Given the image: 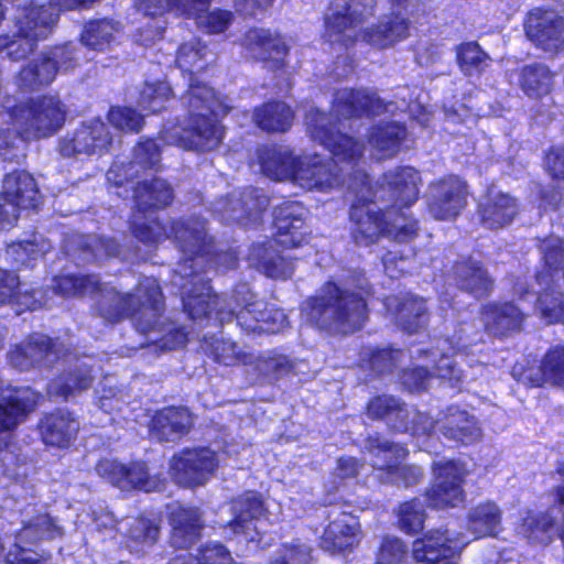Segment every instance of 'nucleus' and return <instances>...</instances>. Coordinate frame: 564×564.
Here are the masks:
<instances>
[{
	"mask_svg": "<svg viewBox=\"0 0 564 564\" xmlns=\"http://www.w3.org/2000/svg\"><path fill=\"white\" fill-rule=\"evenodd\" d=\"M132 237L147 247L171 239L183 253L175 274L183 312L192 321L215 317L220 325L236 321L247 335H275L290 327L288 315L274 304L260 300L247 284H237L220 307V296L206 276L208 269L236 268L238 258L231 250L215 249L213 239L189 219L173 218L169 223L158 217L148 219L133 214L129 219Z\"/></svg>",
	"mask_w": 564,
	"mask_h": 564,
	"instance_id": "nucleus-1",
	"label": "nucleus"
},
{
	"mask_svg": "<svg viewBox=\"0 0 564 564\" xmlns=\"http://www.w3.org/2000/svg\"><path fill=\"white\" fill-rule=\"evenodd\" d=\"M373 295L369 283L354 290L327 280L321 293L305 300L303 308L307 321L316 329L351 335L361 330L369 319V300Z\"/></svg>",
	"mask_w": 564,
	"mask_h": 564,
	"instance_id": "nucleus-2",
	"label": "nucleus"
},
{
	"mask_svg": "<svg viewBox=\"0 0 564 564\" xmlns=\"http://www.w3.org/2000/svg\"><path fill=\"white\" fill-rule=\"evenodd\" d=\"M133 292L112 290L108 303L100 304L99 315L110 323L130 318L137 332L147 335L158 328L164 312V295L154 279L140 281Z\"/></svg>",
	"mask_w": 564,
	"mask_h": 564,
	"instance_id": "nucleus-3",
	"label": "nucleus"
},
{
	"mask_svg": "<svg viewBox=\"0 0 564 564\" xmlns=\"http://www.w3.org/2000/svg\"><path fill=\"white\" fill-rule=\"evenodd\" d=\"M68 109L56 95L43 94L29 97L12 106L0 105V117L18 124L26 139L41 140L56 134L64 127Z\"/></svg>",
	"mask_w": 564,
	"mask_h": 564,
	"instance_id": "nucleus-4",
	"label": "nucleus"
},
{
	"mask_svg": "<svg viewBox=\"0 0 564 564\" xmlns=\"http://www.w3.org/2000/svg\"><path fill=\"white\" fill-rule=\"evenodd\" d=\"M361 414L370 422L382 423L391 434L430 437L435 432L434 419L409 405L399 395L381 392L370 395Z\"/></svg>",
	"mask_w": 564,
	"mask_h": 564,
	"instance_id": "nucleus-5",
	"label": "nucleus"
},
{
	"mask_svg": "<svg viewBox=\"0 0 564 564\" xmlns=\"http://www.w3.org/2000/svg\"><path fill=\"white\" fill-rule=\"evenodd\" d=\"M231 518L220 525L224 539L235 542L245 550L258 551L263 547V533L257 521L269 516L263 495L258 490H243L230 506Z\"/></svg>",
	"mask_w": 564,
	"mask_h": 564,
	"instance_id": "nucleus-6",
	"label": "nucleus"
},
{
	"mask_svg": "<svg viewBox=\"0 0 564 564\" xmlns=\"http://www.w3.org/2000/svg\"><path fill=\"white\" fill-rule=\"evenodd\" d=\"M377 7V0H330L323 15L324 40L352 47L358 40L354 31L376 15Z\"/></svg>",
	"mask_w": 564,
	"mask_h": 564,
	"instance_id": "nucleus-7",
	"label": "nucleus"
},
{
	"mask_svg": "<svg viewBox=\"0 0 564 564\" xmlns=\"http://www.w3.org/2000/svg\"><path fill=\"white\" fill-rule=\"evenodd\" d=\"M431 473L432 480L423 491L427 508L444 511L459 508L466 502L465 485L469 470L465 462L455 458L434 460Z\"/></svg>",
	"mask_w": 564,
	"mask_h": 564,
	"instance_id": "nucleus-8",
	"label": "nucleus"
},
{
	"mask_svg": "<svg viewBox=\"0 0 564 564\" xmlns=\"http://www.w3.org/2000/svg\"><path fill=\"white\" fill-rule=\"evenodd\" d=\"M78 66L76 47L70 43L48 46L23 65L17 74L18 86L26 91L48 87L58 74H67Z\"/></svg>",
	"mask_w": 564,
	"mask_h": 564,
	"instance_id": "nucleus-9",
	"label": "nucleus"
},
{
	"mask_svg": "<svg viewBox=\"0 0 564 564\" xmlns=\"http://www.w3.org/2000/svg\"><path fill=\"white\" fill-rule=\"evenodd\" d=\"M305 126L311 139L328 150L333 158L352 165H357L362 159V142L341 132L328 112L311 108L305 115Z\"/></svg>",
	"mask_w": 564,
	"mask_h": 564,
	"instance_id": "nucleus-10",
	"label": "nucleus"
},
{
	"mask_svg": "<svg viewBox=\"0 0 564 564\" xmlns=\"http://www.w3.org/2000/svg\"><path fill=\"white\" fill-rule=\"evenodd\" d=\"M56 532L59 528L47 513L23 522L4 554V564H50L52 553L40 544L46 534L52 536Z\"/></svg>",
	"mask_w": 564,
	"mask_h": 564,
	"instance_id": "nucleus-11",
	"label": "nucleus"
},
{
	"mask_svg": "<svg viewBox=\"0 0 564 564\" xmlns=\"http://www.w3.org/2000/svg\"><path fill=\"white\" fill-rule=\"evenodd\" d=\"M389 208L376 206L375 199L356 197L348 208V235L356 247L368 248L390 235Z\"/></svg>",
	"mask_w": 564,
	"mask_h": 564,
	"instance_id": "nucleus-12",
	"label": "nucleus"
},
{
	"mask_svg": "<svg viewBox=\"0 0 564 564\" xmlns=\"http://www.w3.org/2000/svg\"><path fill=\"white\" fill-rule=\"evenodd\" d=\"M468 183L459 175L448 173L430 182L426 210L438 221H455L468 205Z\"/></svg>",
	"mask_w": 564,
	"mask_h": 564,
	"instance_id": "nucleus-13",
	"label": "nucleus"
},
{
	"mask_svg": "<svg viewBox=\"0 0 564 564\" xmlns=\"http://www.w3.org/2000/svg\"><path fill=\"white\" fill-rule=\"evenodd\" d=\"M365 443L370 452L387 454L386 463L379 467V470L392 485L411 488L421 484L424 479V469L421 466L403 464L410 455L405 443L382 440L378 433L368 435Z\"/></svg>",
	"mask_w": 564,
	"mask_h": 564,
	"instance_id": "nucleus-14",
	"label": "nucleus"
},
{
	"mask_svg": "<svg viewBox=\"0 0 564 564\" xmlns=\"http://www.w3.org/2000/svg\"><path fill=\"white\" fill-rule=\"evenodd\" d=\"M217 467L216 453L207 447H185L170 458V474L183 488L204 486Z\"/></svg>",
	"mask_w": 564,
	"mask_h": 564,
	"instance_id": "nucleus-15",
	"label": "nucleus"
},
{
	"mask_svg": "<svg viewBox=\"0 0 564 564\" xmlns=\"http://www.w3.org/2000/svg\"><path fill=\"white\" fill-rule=\"evenodd\" d=\"M392 105L367 87H344L335 90L330 104L332 111L343 119H373L387 113Z\"/></svg>",
	"mask_w": 564,
	"mask_h": 564,
	"instance_id": "nucleus-16",
	"label": "nucleus"
},
{
	"mask_svg": "<svg viewBox=\"0 0 564 564\" xmlns=\"http://www.w3.org/2000/svg\"><path fill=\"white\" fill-rule=\"evenodd\" d=\"M113 137L107 124L99 118L82 122L72 135L64 137L58 144L63 158L78 155L102 156L110 152Z\"/></svg>",
	"mask_w": 564,
	"mask_h": 564,
	"instance_id": "nucleus-17",
	"label": "nucleus"
},
{
	"mask_svg": "<svg viewBox=\"0 0 564 564\" xmlns=\"http://www.w3.org/2000/svg\"><path fill=\"white\" fill-rule=\"evenodd\" d=\"M95 468L99 477L121 491L152 492L159 488V480L150 475L144 460L123 464L117 459L101 458Z\"/></svg>",
	"mask_w": 564,
	"mask_h": 564,
	"instance_id": "nucleus-18",
	"label": "nucleus"
},
{
	"mask_svg": "<svg viewBox=\"0 0 564 564\" xmlns=\"http://www.w3.org/2000/svg\"><path fill=\"white\" fill-rule=\"evenodd\" d=\"M43 400L42 392L30 386L0 387V434L15 431Z\"/></svg>",
	"mask_w": 564,
	"mask_h": 564,
	"instance_id": "nucleus-19",
	"label": "nucleus"
},
{
	"mask_svg": "<svg viewBox=\"0 0 564 564\" xmlns=\"http://www.w3.org/2000/svg\"><path fill=\"white\" fill-rule=\"evenodd\" d=\"M35 430L45 447L64 451L75 444L80 431V421L73 411L55 408L42 413Z\"/></svg>",
	"mask_w": 564,
	"mask_h": 564,
	"instance_id": "nucleus-20",
	"label": "nucleus"
},
{
	"mask_svg": "<svg viewBox=\"0 0 564 564\" xmlns=\"http://www.w3.org/2000/svg\"><path fill=\"white\" fill-rule=\"evenodd\" d=\"M478 313L484 332L500 340L520 334L528 318V314L509 300L486 302Z\"/></svg>",
	"mask_w": 564,
	"mask_h": 564,
	"instance_id": "nucleus-21",
	"label": "nucleus"
},
{
	"mask_svg": "<svg viewBox=\"0 0 564 564\" xmlns=\"http://www.w3.org/2000/svg\"><path fill=\"white\" fill-rule=\"evenodd\" d=\"M292 183L305 191L326 193L338 187L343 178L333 159L313 153L300 156Z\"/></svg>",
	"mask_w": 564,
	"mask_h": 564,
	"instance_id": "nucleus-22",
	"label": "nucleus"
},
{
	"mask_svg": "<svg viewBox=\"0 0 564 564\" xmlns=\"http://www.w3.org/2000/svg\"><path fill=\"white\" fill-rule=\"evenodd\" d=\"M166 518L170 544L175 550H189L200 540L205 520L199 507L175 503L167 509Z\"/></svg>",
	"mask_w": 564,
	"mask_h": 564,
	"instance_id": "nucleus-23",
	"label": "nucleus"
},
{
	"mask_svg": "<svg viewBox=\"0 0 564 564\" xmlns=\"http://www.w3.org/2000/svg\"><path fill=\"white\" fill-rule=\"evenodd\" d=\"M422 178L419 170L411 165H397L382 173L380 187L388 192L389 210H402L414 205L420 197Z\"/></svg>",
	"mask_w": 564,
	"mask_h": 564,
	"instance_id": "nucleus-24",
	"label": "nucleus"
},
{
	"mask_svg": "<svg viewBox=\"0 0 564 564\" xmlns=\"http://www.w3.org/2000/svg\"><path fill=\"white\" fill-rule=\"evenodd\" d=\"M247 51L264 64L268 70L282 72L286 67L290 48L279 32L270 29L250 28L243 35Z\"/></svg>",
	"mask_w": 564,
	"mask_h": 564,
	"instance_id": "nucleus-25",
	"label": "nucleus"
},
{
	"mask_svg": "<svg viewBox=\"0 0 564 564\" xmlns=\"http://www.w3.org/2000/svg\"><path fill=\"white\" fill-rule=\"evenodd\" d=\"M449 276L459 291L475 300L488 299L495 290V279L488 269L470 254L452 263Z\"/></svg>",
	"mask_w": 564,
	"mask_h": 564,
	"instance_id": "nucleus-26",
	"label": "nucleus"
},
{
	"mask_svg": "<svg viewBox=\"0 0 564 564\" xmlns=\"http://www.w3.org/2000/svg\"><path fill=\"white\" fill-rule=\"evenodd\" d=\"M275 242L286 249L302 247L310 240L306 229L304 207L299 202H283L273 213Z\"/></svg>",
	"mask_w": 564,
	"mask_h": 564,
	"instance_id": "nucleus-27",
	"label": "nucleus"
},
{
	"mask_svg": "<svg viewBox=\"0 0 564 564\" xmlns=\"http://www.w3.org/2000/svg\"><path fill=\"white\" fill-rule=\"evenodd\" d=\"M225 127L217 112L186 116L183 144L186 149L206 153L217 149L224 141Z\"/></svg>",
	"mask_w": 564,
	"mask_h": 564,
	"instance_id": "nucleus-28",
	"label": "nucleus"
},
{
	"mask_svg": "<svg viewBox=\"0 0 564 564\" xmlns=\"http://www.w3.org/2000/svg\"><path fill=\"white\" fill-rule=\"evenodd\" d=\"M436 422L435 430L456 446H471L482 438L478 420L457 404L448 405Z\"/></svg>",
	"mask_w": 564,
	"mask_h": 564,
	"instance_id": "nucleus-29",
	"label": "nucleus"
},
{
	"mask_svg": "<svg viewBox=\"0 0 564 564\" xmlns=\"http://www.w3.org/2000/svg\"><path fill=\"white\" fill-rule=\"evenodd\" d=\"M527 36L544 51H555L564 44V19L551 10L534 8L524 20Z\"/></svg>",
	"mask_w": 564,
	"mask_h": 564,
	"instance_id": "nucleus-30",
	"label": "nucleus"
},
{
	"mask_svg": "<svg viewBox=\"0 0 564 564\" xmlns=\"http://www.w3.org/2000/svg\"><path fill=\"white\" fill-rule=\"evenodd\" d=\"M193 427L191 411L184 405H165L149 420V434L160 443L178 442Z\"/></svg>",
	"mask_w": 564,
	"mask_h": 564,
	"instance_id": "nucleus-31",
	"label": "nucleus"
},
{
	"mask_svg": "<svg viewBox=\"0 0 564 564\" xmlns=\"http://www.w3.org/2000/svg\"><path fill=\"white\" fill-rule=\"evenodd\" d=\"M161 520L144 513L137 514L121 536L120 547L137 558L143 557L158 544Z\"/></svg>",
	"mask_w": 564,
	"mask_h": 564,
	"instance_id": "nucleus-32",
	"label": "nucleus"
},
{
	"mask_svg": "<svg viewBox=\"0 0 564 564\" xmlns=\"http://www.w3.org/2000/svg\"><path fill=\"white\" fill-rule=\"evenodd\" d=\"M360 524L348 511H340L324 528L321 545L332 554L352 551L359 544Z\"/></svg>",
	"mask_w": 564,
	"mask_h": 564,
	"instance_id": "nucleus-33",
	"label": "nucleus"
},
{
	"mask_svg": "<svg viewBox=\"0 0 564 564\" xmlns=\"http://www.w3.org/2000/svg\"><path fill=\"white\" fill-rule=\"evenodd\" d=\"M453 539L447 530L432 529L412 542L411 555L422 564H456Z\"/></svg>",
	"mask_w": 564,
	"mask_h": 564,
	"instance_id": "nucleus-34",
	"label": "nucleus"
},
{
	"mask_svg": "<svg viewBox=\"0 0 564 564\" xmlns=\"http://www.w3.org/2000/svg\"><path fill=\"white\" fill-rule=\"evenodd\" d=\"M518 214V199L503 192H488L477 205L479 223L488 230H499L509 226Z\"/></svg>",
	"mask_w": 564,
	"mask_h": 564,
	"instance_id": "nucleus-35",
	"label": "nucleus"
},
{
	"mask_svg": "<svg viewBox=\"0 0 564 564\" xmlns=\"http://www.w3.org/2000/svg\"><path fill=\"white\" fill-rule=\"evenodd\" d=\"M367 142L380 160H391L397 156L406 139L405 123L397 120H381L368 128Z\"/></svg>",
	"mask_w": 564,
	"mask_h": 564,
	"instance_id": "nucleus-36",
	"label": "nucleus"
},
{
	"mask_svg": "<svg viewBox=\"0 0 564 564\" xmlns=\"http://www.w3.org/2000/svg\"><path fill=\"white\" fill-rule=\"evenodd\" d=\"M410 26L411 22L406 17L392 11L382 17L377 23L364 28L360 33L366 43L384 50L408 39Z\"/></svg>",
	"mask_w": 564,
	"mask_h": 564,
	"instance_id": "nucleus-37",
	"label": "nucleus"
},
{
	"mask_svg": "<svg viewBox=\"0 0 564 564\" xmlns=\"http://www.w3.org/2000/svg\"><path fill=\"white\" fill-rule=\"evenodd\" d=\"M391 304L394 322L403 332L416 334L427 326L431 314L424 297L404 293L393 296Z\"/></svg>",
	"mask_w": 564,
	"mask_h": 564,
	"instance_id": "nucleus-38",
	"label": "nucleus"
},
{
	"mask_svg": "<svg viewBox=\"0 0 564 564\" xmlns=\"http://www.w3.org/2000/svg\"><path fill=\"white\" fill-rule=\"evenodd\" d=\"M301 155L278 144H263L257 150L261 172L273 181H291Z\"/></svg>",
	"mask_w": 564,
	"mask_h": 564,
	"instance_id": "nucleus-39",
	"label": "nucleus"
},
{
	"mask_svg": "<svg viewBox=\"0 0 564 564\" xmlns=\"http://www.w3.org/2000/svg\"><path fill=\"white\" fill-rule=\"evenodd\" d=\"M202 354L220 367L250 366L253 361V354L243 350L237 341L205 335L199 341Z\"/></svg>",
	"mask_w": 564,
	"mask_h": 564,
	"instance_id": "nucleus-40",
	"label": "nucleus"
},
{
	"mask_svg": "<svg viewBox=\"0 0 564 564\" xmlns=\"http://www.w3.org/2000/svg\"><path fill=\"white\" fill-rule=\"evenodd\" d=\"M2 192L20 209L36 210L43 203L35 178L24 170H14L6 174Z\"/></svg>",
	"mask_w": 564,
	"mask_h": 564,
	"instance_id": "nucleus-41",
	"label": "nucleus"
},
{
	"mask_svg": "<svg viewBox=\"0 0 564 564\" xmlns=\"http://www.w3.org/2000/svg\"><path fill=\"white\" fill-rule=\"evenodd\" d=\"M51 6L33 1L24 4L17 15V28L23 35H31L35 40L46 39L58 19L57 14L52 12Z\"/></svg>",
	"mask_w": 564,
	"mask_h": 564,
	"instance_id": "nucleus-42",
	"label": "nucleus"
},
{
	"mask_svg": "<svg viewBox=\"0 0 564 564\" xmlns=\"http://www.w3.org/2000/svg\"><path fill=\"white\" fill-rule=\"evenodd\" d=\"M174 197L173 187L160 177L139 181L133 186V200L139 213L164 209L172 205Z\"/></svg>",
	"mask_w": 564,
	"mask_h": 564,
	"instance_id": "nucleus-43",
	"label": "nucleus"
},
{
	"mask_svg": "<svg viewBox=\"0 0 564 564\" xmlns=\"http://www.w3.org/2000/svg\"><path fill=\"white\" fill-rule=\"evenodd\" d=\"M248 261L254 269L271 279L286 280L292 273L290 262L271 240L252 243L248 252Z\"/></svg>",
	"mask_w": 564,
	"mask_h": 564,
	"instance_id": "nucleus-44",
	"label": "nucleus"
},
{
	"mask_svg": "<svg viewBox=\"0 0 564 564\" xmlns=\"http://www.w3.org/2000/svg\"><path fill=\"white\" fill-rule=\"evenodd\" d=\"M295 118L291 106L283 100L270 99L257 106L252 112L253 123L268 133L289 131Z\"/></svg>",
	"mask_w": 564,
	"mask_h": 564,
	"instance_id": "nucleus-45",
	"label": "nucleus"
},
{
	"mask_svg": "<svg viewBox=\"0 0 564 564\" xmlns=\"http://www.w3.org/2000/svg\"><path fill=\"white\" fill-rule=\"evenodd\" d=\"M120 31L119 21L108 17L94 18L84 23L79 41L90 51L105 52L113 46Z\"/></svg>",
	"mask_w": 564,
	"mask_h": 564,
	"instance_id": "nucleus-46",
	"label": "nucleus"
},
{
	"mask_svg": "<svg viewBox=\"0 0 564 564\" xmlns=\"http://www.w3.org/2000/svg\"><path fill=\"white\" fill-rule=\"evenodd\" d=\"M556 519L549 511L528 509L520 519L517 531L532 545H549L554 536Z\"/></svg>",
	"mask_w": 564,
	"mask_h": 564,
	"instance_id": "nucleus-47",
	"label": "nucleus"
},
{
	"mask_svg": "<svg viewBox=\"0 0 564 564\" xmlns=\"http://www.w3.org/2000/svg\"><path fill=\"white\" fill-rule=\"evenodd\" d=\"M265 197L257 188H243L237 194H228L221 205V214L228 221L241 223L259 215L263 209Z\"/></svg>",
	"mask_w": 564,
	"mask_h": 564,
	"instance_id": "nucleus-48",
	"label": "nucleus"
},
{
	"mask_svg": "<svg viewBox=\"0 0 564 564\" xmlns=\"http://www.w3.org/2000/svg\"><path fill=\"white\" fill-rule=\"evenodd\" d=\"M94 381V377L88 367L84 365L68 366L62 369L51 382V393L67 401L87 391Z\"/></svg>",
	"mask_w": 564,
	"mask_h": 564,
	"instance_id": "nucleus-49",
	"label": "nucleus"
},
{
	"mask_svg": "<svg viewBox=\"0 0 564 564\" xmlns=\"http://www.w3.org/2000/svg\"><path fill=\"white\" fill-rule=\"evenodd\" d=\"M175 101V94L167 82H144L137 97L138 107L147 115L166 111Z\"/></svg>",
	"mask_w": 564,
	"mask_h": 564,
	"instance_id": "nucleus-50",
	"label": "nucleus"
},
{
	"mask_svg": "<svg viewBox=\"0 0 564 564\" xmlns=\"http://www.w3.org/2000/svg\"><path fill=\"white\" fill-rule=\"evenodd\" d=\"M501 510L494 501H484L474 506L466 518L468 530L480 539L494 536L501 523Z\"/></svg>",
	"mask_w": 564,
	"mask_h": 564,
	"instance_id": "nucleus-51",
	"label": "nucleus"
},
{
	"mask_svg": "<svg viewBox=\"0 0 564 564\" xmlns=\"http://www.w3.org/2000/svg\"><path fill=\"white\" fill-rule=\"evenodd\" d=\"M251 365L269 382H275L295 373L294 360L276 348L261 351L257 357L253 356Z\"/></svg>",
	"mask_w": 564,
	"mask_h": 564,
	"instance_id": "nucleus-52",
	"label": "nucleus"
},
{
	"mask_svg": "<svg viewBox=\"0 0 564 564\" xmlns=\"http://www.w3.org/2000/svg\"><path fill=\"white\" fill-rule=\"evenodd\" d=\"M54 292L64 297H80L96 294L101 290V281L94 273H67L53 279Z\"/></svg>",
	"mask_w": 564,
	"mask_h": 564,
	"instance_id": "nucleus-53",
	"label": "nucleus"
},
{
	"mask_svg": "<svg viewBox=\"0 0 564 564\" xmlns=\"http://www.w3.org/2000/svg\"><path fill=\"white\" fill-rule=\"evenodd\" d=\"M183 98L185 99L186 116L216 112L218 93L209 84L195 77L189 78V84Z\"/></svg>",
	"mask_w": 564,
	"mask_h": 564,
	"instance_id": "nucleus-54",
	"label": "nucleus"
},
{
	"mask_svg": "<svg viewBox=\"0 0 564 564\" xmlns=\"http://www.w3.org/2000/svg\"><path fill=\"white\" fill-rule=\"evenodd\" d=\"M554 74L541 63L524 65L519 75L522 91L531 98H541L551 91Z\"/></svg>",
	"mask_w": 564,
	"mask_h": 564,
	"instance_id": "nucleus-55",
	"label": "nucleus"
},
{
	"mask_svg": "<svg viewBox=\"0 0 564 564\" xmlns=\"http://www.w3.org/2000/svg\"><path fill=\"white\" fill-rule=\"evenodd\" d=\"M400 349L388 347H366L359 354L360 367L375 377L390 375L397 367Z\"/></svg>",
	"mask_w": 564,
	"mask_h": 564,
	"instance_id": "nucleus-56",
	"label": "nucleus"
},
{
	"mask_svg": "<svg viewBox=\"0 0 564 564\" xmlns=\"http://www.w3.org/2000/svg\"><path fill=\"white\" fill-rule=\"evenodd\" d=\"M208 0H137L138 7L145 15L155 18L174 11L180 17H196Z\"/></svg>",
	"mask_w": 564,
	"mask_h": 564,
	"instance_id": "nucleus-57",
	"label": "nucleus"
},
{
	"mask_svg": "<svg viewBox=\"0 0 564 564\" xmlns=\"http://www.w3.org/2000/svg\"><path fill=\"white\" fill-rule=\"evenodd\" d=\"M397 528L406 535L413 536L424 529L426 510L417 497L400 502L395 508Z\"/></svg>",
	"mask_w": 564,
	"mask_h": 564,
	"instance_id": "nucleus-58",
	"label": "nucleus"
},
{
	"mask_svg": "<svg viewBox=\"0 0 564 564\" xmlns=\"http://www.w3.org/2000/svg\"><path fill=\"white\" fill-rule=\"evenodd\" d=\"M206 54L207 45L200 39L193 37L177 47L175 63L189 78L195 77L207 69Z\"/></svg>",
	"mask_w": 564,
	"mask_h": 564,
	"instance_id": "nucleus-59",
	"label": "nucleus"
},
{
	"mask_svg": "<svg viewBox=\"0 0 564 564\" xmlns=\"http://www.w3.org/2000/svg\"><path fill=\"white\" fill-rule=\"evenodd\" d=\"M25 341L36 367L45 366L59 357L61 343L58 338L42 333H32Z\"/></svg>",
	"mask_w": 564,
	"mask_h": 564,
	"instance_id": "nucleus-60",
	"label": "nucleus"
},
{
	"mask_svg": "<svg viewBox=\"0 0 564 564\" xmlns=\"http://www.w3.org/2000/svg\"><path fill=\"white\" fill-rule=\"evenodd\" d=\"M9 262L17 270L33 269L42 256V249L35 240H18L6 246Z\"/></svg>",
	"mask_w": 564,
	"mask_h": 564,
	"instance_id": "nucleus-61",
	"label": "nucleus"
},
{
	"mask_svg": "<svg viewBox=\"0 0 564 564\" xmlns=\"http://www.w3.org/2000/svg\"><path fill=\"white\" fill-rule=\"evenodd\" d=\"M106 119L110 126L123 133L137 134L144 126V116L129 106H110Z\"/></svg>",
	"mask_w": 564,
	"mask_h": 564,
	"instance_id": "nucleus-62",
	"label": "nucleus"
},
{
	"mask_svg": "<svg viewBox=\"0 0 564 564\" xmlns=\"http://www.w3.org/2000/svg\"><path fill=\"white\" fill-rule=\"evenodd\" d=\"M489 56L481 46L473 42H463L456 47V62L465 75L481 74Z\"/></svg>",
	"mask_w": 564,
	"mask_h": 564,
	"instance_id": "nucleus-63",
	"label": "nucleus"
},
{
	"mask_svg": "<svg viewBox=\"0 0 564 564\" xmlns=\"http://www.w3.org/2000/svg\"><path fill=\"white\" fill-rule=\"evenodd\" d=\"M542 368L547 384L564 389V344L553 345L544 352Z\"/></svg>",
	"mask_w": 564,
	"mask_h": 564,
	"instance_id": "nucleus-64",
	"label": "nucleus"
}]
</instances>
